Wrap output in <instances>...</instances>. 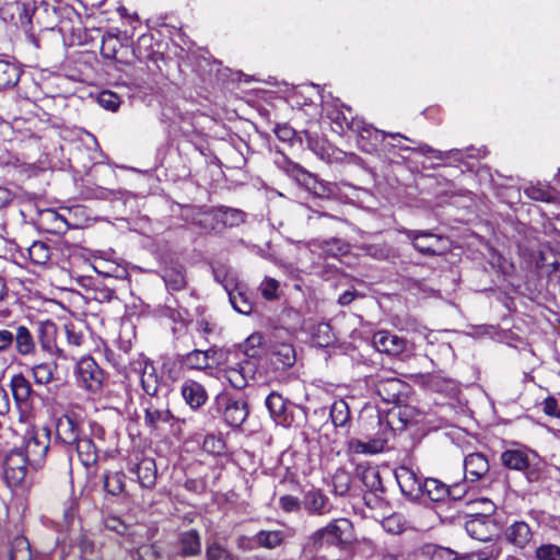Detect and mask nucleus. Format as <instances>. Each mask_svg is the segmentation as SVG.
I'll return each instance as SVG.
<instances>
[{
    "mask_svg": "<svg viewBox=\"0 0 560 560\" xmlns=\"http://www.w3.org/2000/svg\"><path fill=\"white\" fill-rule=\"evenodd\" d=\"M354 539L353 525L348 518H335L326 526L312 533L306 540L305 549L317 551L323 547L342 549Z\"/></svg>",
    "mask_w": 560,
    "mask_h": 560,
    "instance_id": "obj_1",
    "label": "nucleus"
},
{
    "mask_svg": "<svg viewBox=\"0 0 560 560\" xmlns=\"http://www.w3.org/2000/svg\"><path fill=\"white\" fill-rule=\"evenodd\" d=\"M58 22V8L46 1H40L32 11L25 5L20 15V25L26 33L27 37L34 40V24L42 30H52Z\"/></svg>",
    "mask_w": 560,
    "mask_h": 560,
    "instance_id": "obj_2",
    "label": "nucleus"
},
{
    "mask_svg": "<svg viewBox=\"0 0 560 560\" xmlns=\"http://www.w3.org/2000/svg\"><path fill=\"white\" fill-rule=\"evenodd\" d=\"M368 384L375 389L381 399L387 404H400L405 401L409 385L395 376H385L382 374L371 375Z\"/></svg>",
    "mask_w": 560,
    "mask_h": 560,
    "instance_id": "obj_3",
    "label": "nucleus"
},
{
    "mask_svg": "<svg viewBox=\"0 0 560 560\" xmlns=\"http://www.w3.org/2000/svg\"><path fill=\"white\" fill-rule=\"evenodd\" d=\"M133 369L140 371V384L148 398L163 397L167 389L159 376L154 364L149 359H140L133 363Z\"/></svg>",
    "mask_w": 560,
    "mask_h": 560,
    "instance_id": "obj_4",
    "label": "nucleus"
},
{
    "mask_svg": "<svg viewBox=\"0 0 560 560\" xmlns=\"http://www.w3.org/2000/svg\"><path fill=\"white\" fill-rule=\"evenodd\" d=\"M537 457V454L534 451H530L526 447H516L505 450L501 454V463L508 469L518 470V471H527V479L529 481H537L539 479V475L536 470L529 469L533 459Z\"/></svg>",
    "mask_w": 560,
    "mask_h": 560,
    "instance_id": "obj_5",
    "label": "nucleus"
},
{
    "mask_svg": "<svg viewBox=\"0 0 560 560\" xmlns=\"http://www.w3.org/2000/svg\"><path fill=\"white\" fill-rule=\"evenodd\" d=\"M535 537L533 527L523 520H513L503 529V540L514 550H525L530 547Z\"/></svg>",
    "mask_w": 560,
    "mask_h": 560,
    "instance_id": "obj_6",
    "label": "nucleus"
},
{
    "mask_svg": "<svg viewBox=\"0 0 560 560\" xmlns=\"http://www.w3.org/2000/svg\"><path fill=\"white\" fill-rule=\"evenodd\" d=\"M412 246L422 255L438 256L445 252L444 237L427 231L404 230L402 232Z\"/></svg>",
    "mask_w": 560,
    "mask_h": 560,
    "instance_id": "obj_7",
    "label": "nucleus"
},
{
    "mask_svg": "<svg viewBox=\"0 0 560 560\" xmlns=\"http://www.w3.org/2000/svg\"><path fill=\"white\" fill-rule=\"evenodd\" d=\"M142 405L144 407V423L151 429L156 430L162 423H170L173 419L166 394L159 398H145Z\"/></svg>",
    "mask_w": 560,
    "mask_h": 560,
    "instance_id": "obj_8",
    "label": "nucleus"
},
{
    "mask_svg": "<svg viewBox=\"0 0 560 560\" xmlns=\"http://www.w3.org/2000/svg\"><path fill=\"white\" fill-rule=\"evenodd\" d=\"M127 471L136 478L141 488H154L158 478V469L153 458L137 456L135 459L128 462Z\"/></svg>",
    "mask_w": 560,
    "mask_h": 560,
    "instance_id": "obj_9",
    "label": "nucleus"
},
{
    "mask_svg": "<svg viewBox=\"0 0 560 560\" xmlns=\"http://www.w3.org/2000/svg\"><path fill=\"white\" fill-rule=\"evenodd\" d=\"M78 382L86 390L97 393L104 382V372L91 357L83 358L77 366Z\"/></svg>",
    "mask_w": 560,
    "mask_h": 560,
    "instance_id": "obj_10",
    "label": "nucleus"
},
{
    "mask_svg": "<svg viewBox=\"0 0 560 560\" xmlns=\"http://www.w3.org/2000/svg\"><path fill=\"white\" fill-rule=\"evenodd\" d=\"M27 464L23 451H12L7 455L3 464V477L10 488H16L23 483L27 474Z\"/></svg>",
    "mask_w": 560,
    "mask_h": 560,
    "instance_id": "obj_11",
    "label": "nucleus"
},
{
    "mask_svg": "<svg viewBox=\"0 0 560 560\" xmlns=\"http://www.w3.org/2000/svg\"><path fill=\"white\" fill-rule=\"evenodd\" d=\"M265 404L271 418L277 424H281L283 427L292 425L294 422V410L298 409L296 405L287 400L282 395L276 392H272L267 396Z\"/></svg>",
    "mask_w": 560,
    "mask_h": 560,
    "instance_id": "obj_12",
    "label": "nucleus"
},
{
    "mask_svg": "<svg viewBox=\"0 0 560 560\" xmlns=\"http://www.w3.org/2000/svg\"><path fill=\"white\" fill-rule=\"evenodd\" d=\"M395 478L405 497L411 500L422 497L423 480L415 469L401 465L395 469Z\"/></svg>",
    "mask_w": 560,
    "mask_h": 560,
    "instance_id": "obj_13",
    "label": "nucleus"
},
{
    "mask_svg": "<svg viewBox=\"0 0 560 560\" xmlns=\"http://www.w3.org/2000/svg\"><path fill=\"white\" fill-rule=\"evenodd\" d=\"M256 371L257 364L254 360H243L235 365L225 368L223 377L232 387L243 389L248 385V381L254 377Z\"/></svg>",
    "mask_w": 560,
    "mask_h": 560,
    "instance_id": "obj_14",
    "label": "nucleus"
},
{
    "mask_svg": "<svg viewBox=\"0 0 560 560\" xmlns=\"http://www.w3.org/2000/svg\"><path fill=\"white\" fill-rule=\"evenodd\" d=\"M49 450V431L43 430V432L34 433L25 444L23 452L24 457L28 464L33 467H39L47 455Z\"/></svg>",
    "mask_w": 560,
    "mask_h": 560,
    "instance_id": "obj_15",
    "label": "nucleus"
},
{
    "mask_svg": "<svg viewBox=\"0 0 560 560\" xmlns=\"http://www.w3.org/2000/svg\"><path fill=\"white\" fill-rule=\"evenodd\" d=\"M334 510V504L319 488H312L303 493V511L310 516H326Z\"/></svg>",
    "mask_w": 560,
    "mask_h": 560,
    "instance_id": "obj_16",
    "label": "nucleus"
},
{
    "mask_svg": "<svg viewBox=\"0 0 560 560\" xmlns=\"http://www.w3.org/2000/svg\"><path fill=\"white\" fill-rule=\"evenodd\" d=\"M467 534L479 541H489L498 533L495 521L487 514H476L465 523Z\"/></svg>",
    "mask_w": 560,
    "mask_h": 560,
    "instance_id": "obj_17",
    "label": "nucleus"
},
{
    "mask_svg": "<svg viewBox=\"0 0 560 560\" xmlns=\"http://www.w3.org/2000/svg\"><path fill=\"white\" fill-rule=\"evenodd\" d=\"M373 346L378 352L397 357L408 349V340L387 330H381L373 335Z\"/></svg>",
    "mask_w": 560,
    "mask_h": 560,
    "instance_id": "obj_18",
    "label": "nucleus"
},
{
    "mask_svg": "<svg viewBox=\"0 0 560 560\" xmlns=\"http://www.w3.org/2000/svg\"><path fill=\"white\" fill-rule=\"evenodd\" d=\"M57 438L66 445L73 446L82 435V425L75 413H66L56 423Z\"/></svg>",
    "mask_w": 560,
    "mask_h": 560,
    "instance_id": "obj_19",
    "label": "nucleus"
},
{
    "mask_svg": "<svg viewBox=\"0 0 560 560\" xmlns=\"http://www.w3.org/2000/svg\"><path fill=\"white\" fill-rule=\"evenodd\" d=\"M221 400L223 402L224 421L231 427H241L249 412L247 401L244 398L231 396L222 397Z\"/></svg>",
    "mask_w": 560,
    "mask_h": 560,
    "instance_id": "obj_20",
    "label": "nucleus"
},
{
    "mask_svg": "<svg viewBox=\"0 0 560 560\" xmlns=\"http://www.w3.org/2000/svg\"><path fill=\"white\" fill-rule=\"evenodd\" d=\"M349 129L352 130L353 132H357L358 136L362 139V140H373L375 142H383L386 138H392V139H404V140H407L411 143H415V140L399 133V132H387V131H384V130H380L375 127H373L372 125L370 124H366L364 121H361V120H352L349 125H348Z\"/></svg>",
    "mask_w": 560,
    "mask_h": 560,
    "instance_id": "obj_21",
    "label": "nucleus"
},
{
    "mask_svg": "<svg viewBox=\"0 0 560 560\" xmlns=\"http://www.w3.org/2000/svg\"><path fill=\"white\" fill-rule=\"evenodd\" d=\"M209 217L217 224H222L223 228H235L245 222L246 213L236 208L220 206L209 211Z\"/></svg>",
    "mask_w": 560,
    "mask_h": 560,
    "instance_id": "obj_22",
    "label": "nucleus"
},
{
    "mask_svg": "<svg viewBox=\"0 0 560 560\" xmlns=\"http://www.w3.org/2000/svg\"><path fill=\"white\" fill-rule=\"evenodd\" d=\"M464 469L466 478L477 481L489 472L490 465L486 455L476 452L465 457Z\"/></svg>",
    "mask_w": 560,
    "mask_h": 560,
    "instance_id": "obj_23",
    "label": "nucleus"
},
{
    "mask_svg": "<svg viewBox=\"0 0 560 560\" xmlns=\"http://www.w3.org/2000/svg\"><path fill=\"white\" fill-rule=\"evenodd\" d=\"M180 393L185 402L194 410L205 405L208 399L205 387L192 380H187L182 384Z\"/></svg>",
    "mask_w": 560,
    "mask_h": 560,
    "instance_id": "obj_24",
    "label": "nucleus"
},
{
    "mask_svg": "<svg viewBox=\"0 0 560 560\" xmlns=\"http://www.w3.org/2000/svg\"><path fill=\"white\" fill-rule=\"evenodd\" d=\"M386 443L387 439L382 436L371 439L366 442L352 438L347 442V453L373 455L383 452Z\"/></svg>",
    "mask_w": 560,
    "mask_h": 560,
    "instance_id": "obj_25",
    "label": "nucleus"
},
{
    "mask_svg": "<svg viewBox=\"0 0 560 560\" xmlns=\"http://www.w3.org/2000/svg\"><path fill=\"white\" fill-rule=\"evenodd\" d=\"M10 388L18 405H27L35 394L30 381L22 373L11 377Z\"/></svg>",
    "mask_w": 560,
    "mask_h": 560,
    "instance_id": "obj_26",
    "label": "nucleus"
},
{
    "mask_svg": "<svg viewBox=\"0 0 560 560\" xmlns=\"http://www.w3.org/2000/svg\"><path fill=\"white\" fill-rule=\"evenodd\" d=\"M162 279L171 291L184 290L187 285L186 269L182 265H170L163 268Z\"/></svg>",
    "mask_w": 560,
    "mask_h": 560,
    "instance_id": "obj_27",
    "label": "nucleus"
},
{
    "mask_svg": "<svg viewBox=\"0 0 560 560\" xmlns=\"http://www.w3.org/2000/svg\"><path fill=\"white\" fill-rule=\"evenodd\" d=\"M16 352L22 355H34L36 352V343L34 336L26 326L20 325L15 328L14 343Z\"/></svg>",
    "mask_w": 560,
    "mask_h": 560,
    "instance_id": "obj_28",
    "label": "nucleus"
},
{
    "mask_svg": "<svg viewBox=\"0 0 560 560\" xmlns=\"http://www.w3.org/2000/svg\"><path fill=\"white\" fill-rule=\"evenodd\" d=\"M270 360L277 370H284L295 363V350L290 343H278L272 348Z\"/></svg>",
    "mask_w": 560,
    "mask_h": 560,
    "instance_id": "obj_29",
    "label": "nucleus"
},
{
    "mask_svg": "<svg viewBox=\"0 0 560 560\" xmlns=\"http://www.w3.org/2000/svg\"><path fill=\"white\" fill-rule=\"evenodd\" d=\"M355 471L366 488V491H380L385 489L377 467L369 464H359Z\"/></svg>",
    "mask_w": 560,
    "mask_h": 560,
    "instance_id": "obj_30",
    "label": "nucleus"
},
{
    "mask_svg": "<svg viewBox=\"0 0 560 560\" xmlns=\"http://www.w3.org/2000/svg\"><path fill=\"white\" fill-rule=\"evenodd\" d=\"M229 300L233 308L244 315L253 311V301L247 290L242 285H235L233 289H226Z\"/></svg>",
    "mask_w": 560,
    "mask_h": 560,
    "instance_id": "obj_31",
    "label": "nucleus"
},
{
    "mask_svg": "<svg viewBox=\"0 0 560 560\" xmlns=\"http://www.w3.org/2000/svg\"><path fill=\"white\" fill-rule=\"evenodd\" d=\"M287 534L283 530L261 529L254 535V542L256 547L265 549H276L282 546L285 541Z\"/></svg>",
    "mask_w": 560,
    "mask_h": 560,
    "instance_id": "obj_32",
    "label": "nucleus"
},
{
    "mask_svg": "<svg viewBox=\"0 0 560 560\" xmlns=\"http://www.w3.org/2000/svg\"><path fill=\"white\" fill-rule=\"evenodd\" d=\"M301 186L319 199H329L334 197L336 192L335 185L318 179L312 173L306 176L305 182H303Z\"/></svg>",
    "mask_w": 560,
    "mask_h": 560,
    "instance_id": "obj_33",
    "label": "nucleus"
},
{
    "mask_svg": "<svg viewBox=\"0 0 560 560\" xmlns=\"http://www.w3.org/2000/svg\"><path fill=\"white\" fill-rule=\"evenodd\" d=\"M21 73L16 63L0 59V91L14 88L20 81Z\"/></svg>",
    "mask_w": 560,
    "mask_h": 560,
    "instance_id": "obj_34",
    "label": "nucleus"
},
{
    "mask_svg": "<svg viewBox=\"0 0 560 560\" xmlns=\"http://www.w3.org/2000/svg\"><path fill=\"white\" fill-rule=\"evenodd\" d=\"M57 326L51 320L39 322L36 326V337L44 351L51 352L55 348Z\"/></svg>",
    "mask_w": 560,
    "mask_h": 560,
    "instance_id": "obj_35",
    "label": "nucleus"
},
{
    "mask_svg": "<svg viewBox=\"0 0 560 560\" xmlns=\"http://www.w3.org/2000/svg\"><path fill=\"white\" fill-rule=\"evenodd\" d=\"M180 553L185 557L197 556L201 552V538L196 529H189L179 535Z\"/></svg>",
    "mask_w": 560,
    "mask_h": 560,
    "instance_id": "obj_36",
    "label": "nucleus"
},
{
    "mask_svg": "<svg viewBox=\"0 0 560 560\" xmlns=\"http://www.w3.org/2000/svg\"><path fill=\"white\" fill-rule=\"evenodd\" d=\"M433 502H442L450 497L448 486L435 478H427L423 480L422 495Z\"/></svg>",
    "mask_w": 560,
    "mask_h": 560,
    "instance_id": "obj_37",
    "label": "nucleus"
},
{
    "mask_svg": "<svg viewBox=\"0 0 560 560\" xmlns=\"http://www.w3.org/2000/svg\"><path fill=\"white\" fill-rule=\"evenodd\" d=\"M57 364L55 362H40L31 366V375L37 385H48L55 380Z\"/></svg>",
    "mask_w": 560,
    "mask_h": 560,
    "instance_id": "obj_38",
    "label": "nucleus"
},
{
    "mask_svg": "<svg viewBox=\"0 0 560 560\" xmlns=\"http://www.w3.org/2000/svg\"><path fill=\"white\" fill-rule=\"evenodd\" d=\"M73 446H75L78 456L84 466H89L96 462V446L91 439L81 435L78 442H74Z\"/></svg>",
    "mask_w": 560,
    "mask_h": 560,
    "instance_id": "obj_39",
    "label": "nucleus"
},
{
    "mask_svg": "<svg viewBox=\"0 0 560 560\" xmlns=\"http://www.w3.org/2000/svg\"><path fill=\"white\" fill-rule=\"evenodd\" d=\"M132 560H165L162 547L154 544H143L130 551Z\"/></svg>",
    "mask_w": 560,
    "mask_h": 560,
    "instance_id": "obj_40",
    "label": "nucleus"
},
{
    "mask_svg": "<svg viewBox=\"0 0 560 560\" xmlns=\"http://www.w3.org/2000/svg\"><path fill=\"white\" fill-rule=\"evenodd\" d=\"M276 164L300 185L305 182L306 176L310 174V172L306 171L303 166L291 161L285 155H282L281 159L277 160Z\"/></svg>",
    "mask_w": 560,
    "mask_h": 560,
    "instance_id": "obj_41",
    "label": "nucleus"
},
{
    "mask_svg": "<svg viewBox=\"0 0 560 560\" xmlns=\"http://www.w3.org/2000/svg\"><path fill=\"white\" fill-rule=\"evenodd\" d=\"M276 164L300 185L305 182L306 176L310 174V172L306 171L303 166L291 161L285 155H282L281 159L277 160Z\"/></svg>",
    "mask_w": 560,
    "mask_h": 560,
    "instance_id": "obj_42",
    "label": "nucleus"
},
{
    "mask_svg": "<svg viewBox=\"0 0 560 560\" xmlns=\"http://www.w3.org/2000/svg\"><path fill=\"white\" fill-rule=\"evenodd\" d=\"M276 164L300 185L305 182L306 176L310 174V172L306 171L303 166L291 161L285 155H282L281 159L277 160Z\"/></svg>",
    "mask_w": 560,
    "mask_h": 560,
    "instance_id": "obj_43",
    "label": "nucleus"
},
{
    "mask_svg": "<svg viewBox=\"0 0 560 560\" xmlns=\"http://www.w3.org/2000/svg\"><path fill=\"white\" fill-rule=\"evenodd\" d=\"M276 164L300 185L305 182L306 176L310 174V172L306 171L303 166L291 161L285 155H282L281 159L277 160Z\"/></svg>",
    "mask_w": 560,
    "mask_h": 560,
    "instance_id": "obj_44",
    "label": "nucleus"
},
{
    "mask_svg": "<svg viewBox=\"0 0 560 560\" xmlns=\"http://www.w3.org/2000/svg\"><path fill=\"white\" fill-rule=\"evenodd\" d=\"M317 247L320 248L326 255L337 257L349 253V244L337 237L317 241Z\"/></svg>",
    "mask_w": 560,
    "mask_h": 560,
    "instance_id": "obj_45",
    "label": "nucleus"
},
{
    "mask_svg": "<svg viewBox=\"0 0 560 560\" xmlns=\"http://www.w3.org/2000/svg\"><path fill=\"white\" fill-rule=\"evenodd\" d=\"M9 560H32L31 545L23 536H16L12 542Z\"/></svg>",
    "mask_w": 560,
    "mask_h": 560,
    "instance_id": "obj_46",
    "label": "nucleus"
},
{
    "mask_svg": "<svg viewBox=\"0 0 560 560\" xmlns=\"http://www.w3.org/2000/svg\"><path fill=\"white\" fill-rule=\"evenodd\" d=\"M525 195L535 201L552 202L555 200L553 189L540 183L530 184L524 189Z\"/></svg>",
    "mask_w": 560,
    "mask_h": 560,
    "instance_id": "obj_47",
    "label": "nucleus"
},
{
    "mask_svg": "<svg viewBox=\"0 0 560 560\" xmlns=\"http://www.w3.org/2000/svg\"><path fill=\"white\" fill-rule=\"evenodd\" d=\"M183 363L190 370H205L210 366L209 351L192 350L185 355Z\"/></svg>",
    "mask_w": 560,
    "mask_h": 560,
    "instance_id": "obj_48",
    "label": "nucleus"
},
{
    "mask_svg": "<svg viewBox=\"0 0 560 560\" xmlns=\"http://www.w3.org/2000/svg\"><path fill=\"white\" fill-rule=\"evenodd\" d=\"M332 490L336 495H346L351 486V476L345 468H338L331 478Z\"/></svg>",
    "mask_w": 560,
    "mask_h": 560,
    "instance_id": "obj_49",
    "label": "nucleus"
},
{
    "mask_svg": "<svg viewBox=\"0 0 560 560\" xmlns=\"http://www.w3.org/2000/svg\"><path fill=\"white\" fill-rule=\"evenodd\" d=\"M125 474L121 471H113L104 475V489L112 495H118L125 488Z\"/></svg>",
    "mask_w": 560,
    "mask_h": 560,
    "instance_id": "obj_50",
    "label": "nucleus"
},
{
    "mask_svg": "<svg viewBox=\"0 0 560 560\" xmlns=\"http://www.w3.org/2000/svg\"><path fill=\"white\" fill-rule=\"evenodd\" d=\"M28 257L35 265H45L51 256L50 247L40 241L34 242L28 247Z\"/></svg>",
    "mask_w": 560,
    "mask_h": 560,
    "instance_id": "obj_51",
    "label": "nucleus"
},
{
    "mask_svg": "<svg viewBox=\"0 0 560 560\" xmlns=\"http://www.w3.org/2000/svg\"><path fill=\"white\" fill-rule=\"evenodd\" d=\"M43 222L50 224L49 232L63 233L68 230V222L57 211L48 209L42 213Z\"/></svg>",
    "mask_w": 560,
    "mask_h": 560,
    "instance_id": "obj_52",
    "label": "nucleus"
},
{
    "mask_svg": "<svg viewBox=\"0 0 560 560\" xmlns=\"http://www.w3.org/2000/svg\"><path fill=\"white\" fill-rule=\"evenodd\" d=\"M330 418L335 427H343L350 419V411L345 400H337L331 405Z\"/></svg>",
    "mask_w": 560,
    "mask_h": 560,
    "instance_id": "obj_53",
    "label": "nucleus"
},
{
    "mask_svg": "<svg viewBox=\"0 0 560 560\" xmlns=\"http://www.w3.org/2000/svg\"><path fill=\"white\" fill-rule=\"evenodd\" d=\"M68 345L73 348H81L85 342V334L80 325L73 323L63 326Z\"/></svg>",
    "mask_w": 560,
    "mask_h": 560,
    "instance_id": "obj_54",
    "label": "nucleus"
},
{
    "mask_svg": "<svg viewBox=\"0 0 560 560\" xmlns=\"http://www.w3.org/2000/svg\"><path fill=\"white\" fill-rule=\"evenodd\" d=\"M386 489L380 491H365L363 495L364 503L370 509L384 511L388 508V502L385 497Z\"/></svg>",
    "mask_w": 560,
    "mask_h": 560,
    "instance_id": "obj_55",
    "label": "nucleus"
},
{
    "mask_svg": "<svg viewBox=\"0 0 560 560\" xmlns=\"http://www.w3.org/2000/svg\"><path fill=\"white\" fill-rule=\"evenodd\" d=\"M278 506L287 514L300 513L303 510V498L300 499L292 494L280 495L278 499Z\"/></svg>",
    "mask_w": 560,
    "mask_h": 560,
    "instance_id": "obj_56",
    "label": "nucleus"
},
{
    "mask_svg": "<svg viewBox=\"0 0 560 560\" xmlns=\"http://www.w3.org/2000/svg\"><path fill=\"white\" fill-rule=\"evenodd\" d=\"M535 560H560V546L551 542L539 545L535 549Z\"/></svg>",
    "mask_w": 560,
    "mask_h": 560,
    "instance_id": "obj_57",
    "label": "nucleus"
},
{
    "mask_svg": "<svg viewBox=\"0 0 560 560\" xmlns=\"http://www.w3.org/2000/svg\"><path fill=\"white\" fill-rule=\"evenodd\" d=\"M423 553L429 560H455L456 553L445 547L436 545H428L423 549Z\"/></svg>",
    "mask_w": 560,
    "mask_h": 560,
    "instance_id": "obj_58",
    "label": "nucleus"
},
{
    "mask_svg": "<svg viewBox=\"0 0 560 560\" xmlns=\"http://www.w3.org/2000/svg\"><path fill=\"white\" fill-rule=\"evenodd\" d=\"M207 560H237L228 549L214 541L206 548Z\"/></svg>",
    "mask_w": 560,
    "mask_h": 560,
    "instance_id": "obj_59",
    "label": "nucleus"
},
{
    "mask_svg": "<svg viewBox=\"0 0 560 560\" xmlns=\"http://www.w3.org/2000/svg\"><path fill=\"white\" fill-rule=\"evenodd\" d=\"M361 249L368 256L376 259H385L390 254V248L386 244H362Z\"/></svg>",
    "mask_w": 560,
    "mask_h": 560,
    "instance_id": "obj_60",
    "label": "nucleus"
},
{
    "mask_svg": "<svg viewBox=\"0 0 560 560\" xmlns=\"http://www.w3.org/2000/svg\"><path fill=\"white\" fill-rule=\"evenodd\" d=\"M314 338L317 345L324 347L328 346L334 341V336L331 335V327L327 323H320L317 325L316 330L314 332Z\"/></svg>",
    "mask_w": 560,
    "mask_h": 560,
    "instance_id": "obj_61",
    "label": "nucleus"
},
{
    "mask_svg": "<svg viewBox=\"0 0 560 560\" xmlns=\"http://www.w3.org/2000/svg\"><path fill=\"white\" fill-rule=\"evenodd\" d=\"M278 289L279 282L269 277H266L259 287L261 295L268 301H272L278 298Z\"/></svg>",
    "mask_w": 560,
    "mask_h": 560,
    "instance_id": "obj_62",
    "label": "nucleus"
},
{
    "mask_svg": "<svg viewBox=\"0 0 560 560\" xmlns=\"http://www.w3.org/2000/svg\"><path fill=\"white\" fill-rule=\"evenodd\" d=\"M262 343V336L259 334L250 335L244 342V353L247 357L246 360H254L258 354L257 348Z\"/></svg>",
    "mask_w": 560,
    "mask_h": 560,
    "instance_id": "obj_63",
    "label": "nucleus"
},
{
    "mask_svg": "<svg viewBox=\"0 0 560 560\" xmlns=\"http://www.w3.org/2000/svg\"><path fill=\"white\" fill-rule=\"evenodd\" d=\"M383 528L392 534H399L404 530V524L401 523V517L398 514H390L384 518Z\"/></svg>",
    "mask_w": 560,
    "mask_h": 560,
    "instance_id": "obj_64",
    "label": "nucleus"
}]
</instances>
